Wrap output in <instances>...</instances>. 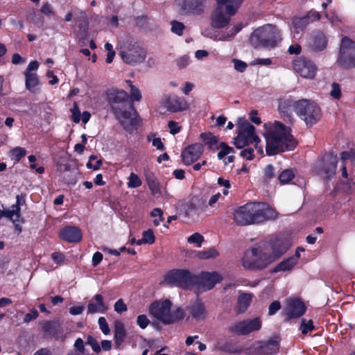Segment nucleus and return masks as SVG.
<instances>
[{"mask_svg": "<svg viewBox=\"0 0 355 355\" xmlns=\"http://www.w3.org/2000/svg\"><path fill=\"white\" fill-rule=\"evenodd\" d=\"M263 126L266 155H277L296 148L297 141L292 135L289 126L279 121L265 123Z\"/></svg>", "mask_w": 355, "mask_h": 355, "instance_id": "f03ea898", "label": "nucleus"}, {"mask_svg": "<svg viewBox=\"0 0 355 355\" xmlns=\"http://www.w3.org/2000/svg\"><path fill=\"white\" fill-rule=\"evenodd\" d=\"M126 331L124 324L121 322H116L114 325V340L115 345L119 348L125 339Z\"/></svg>", "mask_w": 355, "mask_h": 355, "instance_id": "7c9ffc66", "label": "nucleus"}, {"mask_svg": "<svg viewBox=\"0 0 355 355\" xmlns=\"http://www.w3.org/2000/svg\"><path fill=\"white\" fill-rule=\"evenodd\" d=\"M178 12L184 16H200L204 13L205 0H177Z\"/></svg>", "mask_w": 355, "mask_h": 355, "instance_id": "f8f14e48", "label": "nucleus"}, {"mask_svg": "<svg viewBox=\"0 0 355 355\" xmlns=\"http://www.w3.org/2000/svg\"><path fill=\"white\" fill-rule=\"evenodd\" d=\"M145 177L148 185V189L153 195L161 193V184L159 182L155 173L150 171L145 173Z\"/></svg>", "mask_w": 355, "mask_h": 355, "instance_id": "c85d7f7f", "label": "nucleus"}, {"mask_svg": "<svg viewBox=\"0 0 355 355\" xmlns=\"http://www.w3.org/2000/svg\"><path fill=\"white\" fill-rule=\"evenodd\" d=\"M315 329V327L313 325V321L309 320L306 321V320L304 319L302 321L300 330L302 333L304 335L307 334L309 331H313Z\"/></svg>", "mask_w": 355, "mask_h": 355, "instance_id": "09e8293b", "label": "nucleus"}, {"mask_svg": "<svg viewBox=\"0 0 355 355\" xmlns=\"http://www.w3.org/2000/svg\"><path fill=\"white\" fill-rule=\"evenodd\" d=\"M71 112V119L73 122L78 123L80 120V108L78 107V104L76 101H74L73 103V106L70 110Z\"/></svg>", "mask_w": 355, "mask_h": 355, "instance_id": "8fccbe9b", "label": "nucleus"}, {"mask_svg": "<svg viewBox=\"0 0 355 355\" xmlns=\"http://www.w3.org/2000/svg\"><path fill=\"white\" fill-rule=\"evenodd\" d=\"M26 204V195L21 193L16 196V203L11 206V208L15 209V211L21 216V209L20 207Z\"/></svg>", "mask_w": 355, "mask_h": 355, "instance_id": "c03bdc74", "label": "nucleus"}, {"mask_svg": "<svg viewBox=\"0 0 355 355\" xmlns=\"http://www.w3.org/2000/svg\"><path fill=\"white\" fill-rule=\"evenodd\" d=\"M105 96L111 112L123 130L133 132L141 125L140 117L134 105V101H139L142 98L139 89L132 87L130 95H128L124 90L112 88L105 92Z\"/></svg>", "mask_w": 355, "mask_h": 355, "instance_id": "f257e3e1", "label": "nucleus"}, {"mask_svg": "<svg viewBox=\"0 0 355 355\" xmlns=\"http://www.w3.org/2000/svg\"><path fill=\"white\" fill-rule=\"evenodd\" d=\"M252 295L248 293L240 294L237 299V312L243 313L247 310L252 302Z\"/></svg>", "mask_w": 355, "mask_h": 355, "instance_id": "473e14b6", "label": "nucleus"}, {"mask_svg": "<svg viewBox=\"0 0 355 355\" xmlns=\"http://www.w3.org/2000/svg\"><path fill=\"white\" fill-rule=\"evenodd\" d=\"M185 316L184 310L181 308L176 309L171 313H169V320H172L171 324L174 323L177 321L183 320Z\"/></svg>", "mask_w": 355, "mask_h": 355, "instance_id": "79ce46f5", "label": "nucleus"}, {"mask_svg": "<svg viewBox=\"0 0 355 355\" xmlns=\"http://www.w3.org/2000/svg\"><path fill=\"white\" fill-rule=\"evenodd\" d=\"M204 147L202 144L194 143L189 145L181 153V157L185 165L189 166L197 161L202 155Z\"/></svg>", "mask_w": 355, "mask_h": 355, "instance_id": "aec40b11", "label": "nucleus"}, {"mask_svg": "<svg viewBox=\"0 0 355 355\" xmlns=\"http://www.w3.org/2000/svg\"><path fill=\"white\" fill-rule=\"evenodd\" d=\"M293 110L295 112V101L288 98L280 99L279 101L278 110L284 116L290 117Z\"/></svg>", "mask_w": 355, "mask_h": 355, "instance_id": "c756f323", "label": "nucleus"}, {"mask_svg": "<svg viewBox=\"0 0 355 355\" xmlns=\"http://www.w3.org/2000/svg\"><path fill=\"white\" fill-rule=\"evenodd\" d=\"M243 1V0H216V3L218 5H225L227 3H230L228 5H233L235 8H236L237 10Z\"/></svg>", "mask_w": 355, "mask_h": 355, "instance_id": "338daca9", "label": "nucleus"}, {"mask_svg": "<svg viewBox=\"0 0 355 355\" xmlns=\"http://www.w3.org/2000/svg\"><path fill=\"white\" fill-rule=\"evenodd\" d=\"M203 241L204 237L199 233L193 234L187 239V241L190 243H196L198 248H200Z\"/></svg>", "mask_w": 355, "mask_h": 355, "instance_id": "5fc2aeb1", "label": "nucleus"}, {"mask_svg": "<svg viewBox=\"0 0 355 355\" xmlns=\"http://www.w3.org/2000/svg\"><path fill=\"white\" fill-rule=\"evenodd\" d=\"M98 322L99 327L101 329L103 334L107 335L110 333V327L107 323L106 320L105 319V318L103 316H101L98 319Z\"/></svg>", "mask_w": 355, "mask_h": 355, "instance_id": "680f3d73", "label": "nucleus"}, {"mask_svg": "<svg viewBox=\"0 0 355 355\" xmlns=\"http://www.w3.org/2000/svg\"><path fill=\"white\" fill-rule=\"evenodd\" d=\"M191 313L193 315V318L198 320H203L206 313L203 303L200 300H197L195 303L191 305Z\"/></svg>", "mask_w": 355, "mask_h": 355, "instance_id": "2f4dec72", "label": "nucleus"}, {"mask_svg": "<svg viewBox=\"0 0 355 355\" xmlns=\"http://www.w3.org/2000/svg\"><path fill=\"white\" fill-rule=\"evenodd\" d=\"M26 77V88L31 92H35V87L39 84V79L35 73L24 71Z\"/></svg>", "mask_w": 355, "mask_h": 355, "instance_id": "f704fd0d", "label": "nucleus"}, {"mask_svg": "<svg viewBox=\"0 0 355 355\" xmlns=\"http://www.w3.org/2000/svg\"><path fill=\"white\" fill-rule=\"evenodd\" d=\"M278 213L269 207L261 208V203L249 202L239 207L234 212L233 219L239 226H248L250 224H260L263 221L275 219Z\"/></svg>", "mask_w": 355, "mask_h": 355, "instance_id": "7ed1b4c3", "label": "nucleus"}, {"mask_svg": "<svg viewBox=\"0 0 355 355\" xmlns=\"http://www.w3.org/2000/svg\"><path fill=\"white\" fill-rule=\"evenodd\" d=\"M155 134H150L147 136V141L152 142V145L157 150H165V146L160 138H155Z\"/></svg>", "mask_w": 355, "mask_h": 355, "instance_id": "37998d69", "label": "nucleus"}, {"mask_svg": "<svg viewBox=\"0 0 355 355\" xmlns=\"http://www.w3.org/2000/svg\"><path fill=\"white\" fill-rule=\"evenodd\" d=\"M58 236L69 243H78L82 239V232L78 227L66 226L60 230Z\"/></svg>", "mask_w": 355, "mask_h": 355, "instance_id": "b1692460", "label": "nucleus"}, {"mask_svg": "<svg viewBox=\"0 0 355 355\" xmlns=\"http://www.w3.org/2000/svg\"><path fill=\"white\" fill-rule=\"evenodd\" d=\"M164 106L173 113L185 111L189 107L186 99L177 95L167 96L164 100Z\"/></svg>", "mask_w": 355, "mask_h": 355, "instance_id": "4be33fe9", "label": "nucleus"}, {"mask_svg": "<svg viewBox=\"0 0 355 355\" xmlns=\"http://www.w3.org/2000/svg\"><path fill=\"white\" fill-rule=\"evenodd\" d=\"M240 156L251 161L254 158V149L252 147L246 148L240 151Z\"/></svg>", "mask_w": 355, "mask_h": 355, "instance_id": "bf43d9fd", "label": "nucleus"}, {"mask_svg": "<svg viewBox=\"0 0 355 355\" xmlns=\"http://www.w3.org/2000/svg\"><path fill=\"white\" fill-rule=\"evenodd\" d=\"M306 311V306L304 302L299 299H289L286 301V321L291 320V318H299L302 316Z\"/></svg>", "mask_w": 355, "mask_h": 355, "instance_id": "6ab92c4d", "label": "nucleus"}, {"mask_svg": "<svg viewBox=\"0 0 355 355\" xmlns=\"http://www.w3.org/2000/svg\"><path fill=\"white\" fill-rule=\"evenodd\" d=\"M128 187L130 188H137L142 184V182L137 174L131 173L128 178Z\"/></svg>", "mask_w": 355, "mask_h": 355, "instance_id": "de8ad7c7", "label": "nucleus"}, {"mask_svg": "<svg viewBox=\"0 0 355 355\" xmlns=\"http://www.w3.org/2000/svg\"><path fill=\"white\" fill-rule=\"evenodd\" d=\"M280 31L276 25L266 24L255 29L250 35V42L254 48H274L282 41Z\"/></svg>", "mask_w": 355, "mask_h": 355, "instance_id": "20e7f679", "label": "nucleus"}, {"mask_svg": "<svg viewBox=\"0 0 355 355\" xmlns=\"http://www.w3.org/2000/svg\"><path fill=\"white\" fill-rule=\"evenodd\" d=\"M337 62L346 69L355 68V42L347 36L342 40Z\"/></svg>", "mask_w": 355, "mask_h": 355, "instance_id": "9b49d317", "label": "nucleus"}, {"mask_svg": "<svg viewBox=\"0 0 355 355\" xmlns=\"http://www.w3.org/2000/svg\"><path fill=\"white\" fill-rule=\"evenodd\" d=\"M331 90L330 92V96L334 99H340L342 96L340 85L338 83H336V82H334L331 83Z\"/></svg>", "mask_w": 355, "mask_h": 355, "instance_id": "3c124183", "label": "nucleus"}, {"mask_svg": "<svg viewBox=\"0 0 355 355\" xmlns=\"http://www.w3.org/2000/svg\"><path fill=\"white\" fill-rule=\"evenodd\" d=\"M218 256V252L214 248H210L208 250H203L197 253L198 258L200 259H208L216 258Z\"/></svg>", "mask_w": 355, "mask_h": 355, "instance_id": "58836bf2", "label": "nucleus"}, {"mask_svg": "<svg viewBox=\"0 0 355 355\" xmlns=\"http://www.w3.org/2000/svg\"><path fill=\"white\" fill-rule=\"evenodd\" d=\"M223 6L218 5L211 17V25L215 28H222L229 24L231 17L236 13V8L233 5H225L226 15L223 12Z\"/></svg>", "mask_w": 355, "mask_h": 355, "instance_id": "4468645a", "label": "nucleus"}, {"mask_svg": "<svg viewBox=\"0 0 355 355\" xmlns=\"http://www.w3.org/2000/svg\"><path fill=\"white\" fill-rule=\"evenodd\" d=\"M244 25L242 23H239L232 27L225 36V40L233 38L237 33H239L243 28Z\"/></svg>", "mask_w": 355, "mask_h": 355, "instance_id": "6e6d98bb", "label": "nucleus"}, {"mask_svg": "<svg viewBox=\"0 0 355 355\" xmlns=\"http://www.w3.org/2000/svg\"><path fill=\"white\" fill-rule=\"evenodd\" d=\"M254 125L245 119H239V133L234 139L233 144L237 148H242L253 142L256 144L261 141L260 138L256 135Z\"/></svg>", "mask_w": 355, "mask_h": 355, "instance_id": "6e6552de", "label": "nucleus"}, {"mask_svg": "<svg viewBox=\"0 0 355 355\" xmlns=\"http://www.w3.org/2000/svg\"><path fill=\"white\" fill-rule=\"evenodd\" d=\"M281 308L282 305L280 302L274 301L268 306V314L270 315H275Z\"/></svg>", "mask_w": 355, "mask_h": 355, "instance_id": "0e129e2a", "label": "nucleus"}, {"mask_svg": "<svg viewBox=\"0 0 355 355\" xmlns=\"http://www.w3.org/2000/svg\"><path fill=\"white\" fill-rule=\"evenodd\" d=\"M297 260L294 257L283 259L275 267L270 269V273H277L279 271H291L297 264Z\"/></svg>", "mask_w": 355, "mask_h": 355, "instance_id": "cd10ccee", "label": "nucleus"}, {"mask_svg": "<svg viewBox=\"0 0 355 355\" xmlns=\"http://www.w3.org/2000/svg\"><path fill=\"white\" fill-rule=\"evenodd\" d=\"M218 350L230 354H239L241 353V349L236 347L235 345L230 343V341H227L223 345L220 346Z\"/></svg>", "mask_w": 355, "mask_h": 355, "instance_id": "e433bc0d", "label": "nucleus"}, {"mask_svg": "<svg viewBox=\"0 0 355 355\" xmlns=\"http://www.w3.org/2000/svg\"><path fill=\"white\" fill-rule=\"evenodd\" d=\"M86 166L88 168L98 170L102 166V160L98 159V157L96 155H91Z\"/></svg>", "mask_w": 355, "mask_h": 355, "instance_id": "a18cd8bd", "label": "nucleus"}, {"mask_svg": "<svg viewBox=\"0 0 355 355\" xmlns=\"http://www.w3.org/2000/svg\"><path fill=\"white\" fill-rule=\"evenodd\" d=\"M200 138L209 148H214V146L217 145V137L214 136L211 133H202Z\"/></svg>", "mask_w": 355, "mask_h": 355, "instance_id": "c9c22d12", "label": "nucleus"}, {"mask_svg": "<svg viewBox=\"0 0 355 355\" xmlns=\"http://www.w3.org/2000/svg\"><path fill=\"white\" fill-rule=\"evenodd\" d=\"M171 31L178 35H183L185 26L182 22L173 20L171 22Z\"/></svg>", "mask_w": 355, "mask_h": 355, "instance_id": "49530a36", "label": "nucleus"}, {"mask_svg": "<svg viewBox=\"0 0 355 355\" xmlns=\"http://www.w3.org/2000/svg\"><path fill=\"white\" fill-rule=\"evenodd\" d=\"M168 126L169 128V133L172 135H175L181 131V126L175 121H169Z\"/></svg>", "mask_w": 355, "mask_h": 355, "instance_id": "052dcab7", "label": "nucleus"}, {"mask_svg": "<svg viewBox=\"0 0 355 355\" xmlns=\"http://www.w3.org/2000/svg\"><path fill=\"white\" fill-rule=\"evenodd\" d=\"M135 25L139 28H143L148 24V17L145 15L138 16L135 19Z\"/></svg>", "mask_w": 355, "mask_h": 355, "instance_id": "774afa93", "label": "nucleus"}, {"mask_svg": "<svg viewBox=\"0 0 355 355\" xmlns=\"http://www.w3.org/2000/svg\"><path fill=\"white\" fill-rule=\"evenodd\" d=\"M264 178L271 180L275 178L276 174L275 172V167L272 164H268L263 169Z\"/></svg>", "mask_w": 355, "mask_h": 355, "instance_id": "13d9d810", "label": "nucleus"}, {"mask_svg": "<svg viewBox=\"0 0 355 355\" xmlns=\"http://www.w3.org/2000/svg\"><path fill=\"white\" fill-rule=\"evenodd\" d=\"M328 39L325 33L320 30L313 31L308 40V49L312 52H320L326 49Z\"/></svg>", "mask_w": 355, "mask_h": 355, "instance_id": "412c9836", "label": "nucleus"}, {"mask_svg": "<svg viewBox=\"0 0 355 355\" xmlns=\"http://www.w3.org/2000/svg\"><path fill=\"white\" fill-rule=\"evenodd\" d=\"M137 324L141 329H146L149 325V319L146 314H140L137 318Z\"/></svg>", "mask_w": 355, "mask_h": 355, "instance_id": "4d7b16f0", "label": "nucleus"}, {"mask_svg": "<svg viewBox=\"0 0 355 355\" xmlns=\"http://www.w3.org/2000/svg\"><path fill=\"white\" fill-rule=\"evenodd\" d=\"M294 70L302 77L313 78L318 71L316 65L306 56L296 58L293 63Z\"/></svg>", "mask_w": 355, "mask_h": 355, "instance_id": "2eb2a0df", "label": "nucleus"}, {"mask_svg": "<svg viewBox=\"0 0 355 355\" xmlns=\"http://www.w3.org/2000/svg\"><path fill=\"white\" fill-rule=\"evenodd\" d=\"M39 313L35 309H32L29 313H27L24 317V322L28 323L37 318Z\"/></svg>", "mask_w": 355, "mask_h": 355, "instance_id": "e2e57ef3", "label": "nucleus"}, {"mask_svg": "<svg viewBox=\"0 0 355 355\" xmlns=\"http://www.w3.org/2000/svg\"><path fill=\"white\" fill-rule=\"evenodd\" d=\"M26 150L20 146L11 149V156L16 162H19L26 155Z\"/></svg>", "mask_w": 355, "mask_h": 355, "instance_id": "ea45409f", "label": "nucleus"}, {"mask_svg": "<svg viewBox=\"0 0 355 355\" xmlns=\"http://www.w3.org/2000/svg\"><path fill=\"white\" fill-rule=\"evenodd\" d=\"M165 281L171 285L184 289H191L195 286V275L188 269H171L165 277Z\"/></svg>", "mask_w": 355, "mask_h": 355, "instance_id": "9d476101", "label": "nucleus"}, {"mask_svg": "<svg viewBox=\"0 0 355 355\" xmlns=\"http://www.w3.org/2000/svg\"><path fill=\"white\" fill-rule=\"evenodd\" d=\"M85 343L86 345H89L95 353L99 354L101 352V345L96 338L92 335H88L87 336Z\"/></svg>", "mask_w": 355, "mask_h": 355, "instance_id": "a19ab883", "label": "nucleus"}, {"mask_svg": "<svg viewBox=\"0 0 355 355\" xmlns=\"http://www.w3.org/2000/svg\"><path fill=\"white\" fill-rule=\"evenodd\" d=\"M3 217L8 218L12 222H15L19 220L20 216L15 209L11 207V209H3Z\"/></svg>", "mask_w": 355, "mask_h": 355, "instance_id": "864d4df0", "label": "nucleus"}, {"mask_svg": "<svg viewBox=\"0 0 355 355\" xmlns=\"http://www.w3.org/2000/svg\"><path fill=\"white\" fill-rule=\"evenodd\" d=\"M309 24V16L303 17H294L292 19L291 26L294 33H299L300 32L303 31L306 28Z\"/></svg>", "mask_w": 355, "mask_h": 355, "instance_id": "72a5a7b5", "label": "nucleus"}, {"mask_svg": "<svg viewBox=\"0 0 355 355\" xmlns=\"http://www.w3.org/2000/svg\"><path fill=\"white\" fill-rule=\"evenodd\" d=\"M42 331L44 338H51L60 340H63L65 338L62 322L58 319L43 322Z\"/></svg>", "mask_w": 355, "mask_h": 355, "instance_id": "f3484780", "label": "nucleus"}, {"mask_svg": "<svg viewBox=\"0 0 355 355\" xmlns=\"http://www.w3.org/2000/svg\"><path fill=\"white\" fill-rule=\"evenodd\" d=\"M143 235V241L145 243L153 244L155 241V236L154 232L152 230L148 229L147 231H144L142 233Z\"/></svg>", "mask_w": 355, "mask_h": 355, "instance_id": "603ef678", "label": "nucleus"}, {"mask_svg": "<svg viewBox=\"0 0 355 355\" xmlns=\"http://www.w3.org/2000/svg\"><path fill=\"white\" fill-rule=\"evenodd\" d=\"M295 113L308 126L315 124L322 117V111L318 104L306 98L295 101Z\"/></svg>", "mask_w": 355, "mask_h": 355, "instance_id": "423d86ee", "label": "nucleus"}, {"mask_svg": "<svg viewBox=\"0 0 355 355\" xmlns=\"http://www.w3.org/2000/svg\"><path fill=\"white\" fill-rule=\"evenodd\" d=\"M114 310L119 313H122L123 312L127 311V306L125 305L124 301L122 299H119L114 304Z\"/></svg>", "mask_w": 355, "mask_h": 355, "instance_id": "69168bd1", "label": "nucleus"}, {"mask_svg": "<svg viewBox=\"0 0 355 355\" xmlns=\"http://www.w3.org/2000/svg\"><path fill=\"white\" fill-rule=\"evenodd\" d=\"M295 177L293 171L291 169H284L279 175V180L282 184L290 182Z\"/></svg>", "mask_w": 355, "mask_h": 355, "instance_id": "4c0bfd02", "label": "nucleus"}, {"mask_svg": "<svg viewBox=\"0 0 355 355\" xmlns=\"http://www.w3.org/2000/svg\"><path fill=\"white\" fill-rule=\"evenodd\" d=\"M107 310L102 294H96L87 304V313H104Z\"/></svg>", "mask_w": 355, "mask_h": 355, "instance_id": "a878e982", "label": "nucleus"}, {"mask_svg": "<svg viewBox=\"0 0 355 355\" xmlns=\"http://www.w3.org/2000/svg\"><path fill=\"white\" fill-rule=\"evenodd\" d=\"M261 329V322L259 318L252 320H244L231 326L228 331L237 336L248 335Z\"/></svg>", "mask_w": 355, "mask_h": 355, "instance_id": "dca6fc26", "label": "nucleus"}, {"mask_svg": "<svg viewBox=\"0 0 355 355\" xmlns=\"http://www.w3.org/2000/svg\"><path fill=\"white\" fill-rule=\"evenodd\" d=\"M280 339L278 336H274L268 339V341H260L259 349L264 355H275L280 349Z\"/></svg>", "mask_w": 355, "mask_h": 355, "instance_id": "393cba45", "label": "nucleus"}, {"mask_svg": "<svg viewBox=\"0 0 355 355\" xmlns=\"http://www.w3.org/2000/svg\"><path fill=\"white\" fill-rule=\"evenodd\" d=\"M338 164L337 155L333 150L324 153L315 162L313 169L318 175H322L329 180L334 176Z\"/></svg>", "mask_w": 355, "mask_h": 355, "instance_id": "1a4fd4ad", "label": "nucleus"}, {"mask_svg": "<svg viewBox=\"0 0 355 355\" xmlns=\"http://www.w3.org/2000/svg\"><path fill=\"white\" fill-rule=\"evenodd\" d=\"M119 55L125 64L135 65L144 62L146 58L147 51L139 42L128 41L121 46Z\"/></svg>", "mask_w": 355, "mask_h": 355, "instance_id": "0eeeda50", "label": "nucleus"}, {"mask_svg": "<svg viewBox=\"0 0 355 355\" xmlns=\"http://www.w3.org/2000/svg\"><path fill=\"white\" fill-rule=\"evenodd\" d=\"M220 281L221 277L216 272H202L198 275H195L194 286L199 290L207 291L213 288Z\"/></svg>", "mask_w": 355, "mask_h": 355, "instance_id": "a211bd4d", "label": "nucleus"}, {"mask_svg": "<svg viewBox=\"0 0 355 355\" xmlns=\"http://www.w3.org/2000/svg\"><path fill=\"white\" fill-rule=\"evenodd\" d=\"M270 248L277 258L282 256L291 246L290 240L284 235H279L270 240Z\"/></svg>", "mask_w": 355, "mask_h": 355, "instance_id": "5701e85b", "label": "nucleus"}, {"mask_svg": "<svg viewBox=\"0 0 355 355\" xmlns=\"http://www.w3.org/2000/svg\"><path fill=\"white\" fill-rule=\"evenodd\" d=\"M274 261L270 254L257 247L248 250L241 259L242 266L250 271H261Z\"/></svg>", "mask_w": 355, "mask_h": 355, "instance_id": "39448f33", "label": "nucleus"}, {"mask_svg": "<svg viewBox=\"0 0 355 355\" xmlns=\"http://www.w3.org/2000/svg\"><path fill=\"white\" fill-rule=\"evenodd\" d=\"M74 19L78 24V31L80 37H85L88 33L89 20L85 10L74 12Z\"/></svg>", "mask_w": 355, "mask_h": 355, "instance_id": "bb28decb", "label": "nucleus"}, {"mask_svg": "<svg viewBox=\"0 0 355 355\" xmlns=\"http://www.w3.org/2000/svg\"><path fill=\"white\" fill-rule=\"evenodd\" d=\"M171 309V302L170 300H165L162 302L155 301L150 304L148 312L154 318H157L164 324H169L172 321L169 318Z\"/></svg>", "mask_w": 355, "mask_h": 355, "instance_id": "ddd939ff", "label": "nucleus"}]
</instances>
